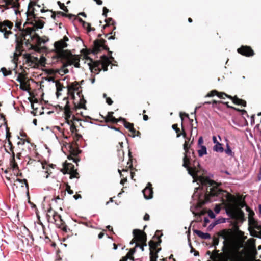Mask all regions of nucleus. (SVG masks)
Returning <instances> with one entry per match:
<instances>
[{"mask_svg":"<svg viewBox=\"0 0 261 261\" xmlns=\"http://www.w3.org/2000/svg\"><path fill=\"white\" fill-rule=\"evenodd\" d=\"M181 135H182L183 137L187 140H188V138H187V134L185 132V130L184 128V126H181Z\"/></svg>","mask_w":261,"mask_h":261,"instance_id":"e2e57ef3","label":"nucleus"},{"mask_svg":"<svg viewBox=\"0 0 261 261\" xmlns=\"http://www.w3.org/2000/svg\"><path fill=\"white\" fill-rule=\"evenodd\" d=\"M147 240H145V241H142V242L139 243H136L135 245V247H138L140 246H142L143 247L145 246H147L146 243Z\"/></svg>","mask_w":261,"mask_h":261,"instance_id":"8fccbe9b","label":"nucleus"},{"mask_svg":"<svg viewBox=\"0 0 261 261\" xmlns=\"http://www.w3.org/2000/svg\"><path fill=\"white\" fill-rule=\"evenodd\" d=\"M32 2L30 1L28 6V11L25 12L27 21L25 23L30 25L26 29L28 32L24 36V45L26 49L33 50L39 53V57H34L30 54L25 53L23 55V64L28 66L34 67L37 64L45 67L46 57L49 53L48 49L45 46L48 39L41 38L36 31L43 28L44 22L37 17L33 11L31 10Z\"/></svg>","mask_w":261,"mask_h":261,"instance_id":"f257e3e1","label":"nucleus"},{"mask_svg":"<svg viewBox=\"0 0 261 261\" xmlns=\"http://www.w3.org/2000/svg\"><path fill=\"white\" fill-rule=\"evenodd\" d=\"M15 153L13 151H12V156L10 160V166L11 167V168L14 171V173H15V172H19L18 165L15 159Z\"/></svg>","mask_w":261,"mask_h":261,"instance_id":"5701e85b","label":"nucleus"},{"mask_svg":"<svg viewBox=\"0 0 261 261\" xmlns=\"http://www.w3.org/2000/svg\"><path fill=\"white\" fill-rule=\"evenodd\" d=\"M39 162H40L42 169L45 170V171H42L40 172V176L41 177L46 179L49 177V164H48V162L45 159H43V157L39 158Z\"/></svg>","mask_w":261,"mask_h":261,"instance_id":"4468645a","label":"nucleus"},{"mask_svg":"<svg viewBox=\"0 0 261 261\" xmlns=\"http://www.w3.org/2000/svg\"><path fill=\"white\" fill-rule=\"evenodd\" d=\"M106 40L104 39L95 40L93 42V46L92 50H89L88 51L92 53L94 55H96L98 53L103 50L108 51V55L109 56V59L110 61L114 60V58L112 57V52L109 50V48L107 45L106 44Z\"/></svg>","mask_w":261,"mask_h":261,"instance_id":"423d86ee","label":"nucleus"},{"mask_svg":"<svg viewBox=\"0 0 261 261\" xmlns=\"http://www.w3.org/2000/svg\"><path fill=\"white\" fill-rule=\"evenodd\" d=\"M200 164L198 161L196 160V158H191V156L188 157L187 167L186 168L188 172V173L193 177L194 180H198L201 184L202 189L206 187V192L204 197L206 193H208L207 190L210 191V188L216 186L217 184L214 180H211L207 177L198 176V173L200 170Z\"/></svg>","mask_w":261,"mask_h":261,"instance_id":"7ed1b4c3","label":"nucleus"},{"mask_svg":"<svg viewBox=\"0 0 261 261\" xmlns=\"http://www.w3.org/2000/svg\"><path fill=\"white\" fill-rule=\"evenodd\" d=\"M42 226V236H40V238H42L44 240L46 243L48 242V241H46V239L48 240L49 238L48 237L47 233L45 232V228L44 226L41 223Z\"/></svg>","mask_w":261,"mask_h":261,"instance_id":"58836bf2","label":"nucleus"},{"mask_svg":"<svg viewBox=\"0 0 261 261\" xmlns=\"http://www.w3.org/2000/svg\"><path fill=\"white\" fill-rule=\"evenodd\" d=\"M109 12V10L108 9H107L106 7H104L103 8V12H102V15L104 16L105 17H107V13Z\"/></svg>","mask_w":261,"mask_h":261,"instance_id":"13d9d810","label":"nucleus"},{"mask_svg":"<svg viewBox=\"0 0 261 261\" xmlns=\"http://www.w3.org/2000/svg\"><path fill=\"white\" fill-rule=\"evenodd\" d=\"M185 116L187 118H188V119H189V115L185 112H180V118L181 119V126H182V124H183V120H184V118L183 117Z\"/></svg>","mask_w":261,"mask_h":261,"instance_id":"603ef678","label":"nucleus"},{"mask_svg":"<svg viewBox=\"0 0 261 261\" xmlns=\"http://www.w3.org/2000/svg\"><path fill=\"white\" fill-rule=\"evenodd\" d=\"M149 246L150 252H154L157 249L158 245L153 240H150L149 242Z\"/></svg>","mask_w":261,"mask_h":261,"instance_id":"72a5a7b5","label":"nucleus"},{"mask_svg":"<svg viewBox=\"0 0 261 261\" xmlns=\"http://www.w3.org/2000/svg\"><path fill=\"white\" fill-rule=\"evenodd\" d=\"M63 168L61 172L64 174H69L70 175V179L75 178L79 179L80 174L77 171V169H74V166L72 163L65 162L63 164Z\"/></svg>","mask_w":261,"mask_h":261,"instance_id":"6e6552de","label":"nucleus"},{"mask_svg":"<svg viewBox=\"0 0 261 261\" xmlns=\"http://www.w3.org/2000/svg\"><path fill=\"white\" fill-rule=\"evenodd\" d=\"M208 193L205 197V202H211V198L214 197H219L221 198V201L223 203L227 201L228 206L230 208H232L234 205L237 206L240 208H243L246 206V203L244 198L239 196L236 198L234 195L231 194L226 190H223L219 188L218 186H214L210 188V191L207 190Z\"/></svg>","mask_w":261,"mask_h":261,"instance_id":"f03ea898","label":"nucleus"},{"mask_svg":"<svg viewBox=\"0 0 261 261\" xmlns=\"http://www.w3.org/2000/svg\"><path fill=\"white\" fill-rule=\"evenodd\" d=\"M69 38L64 36L62 39L56 41L54 43V48L50 50V56L51 59V63L56 64L61 62L64 59H67L71 56V53L70 50L64 49L68 46L66 42Z\"/></svg>","mask_w":261,"mask_h":261,"instance_id":"20e7f679","label":"nucleus"},{"mask_svg":"<svg viewBox=\"0 0 261 261\" xmlns=\"http://www.w3.org/2000/svg\"><path fill=\"white\" fill-rule=\"evenodd\" d=\"M63 101L65 102V104L64 106L58 105L59 109L61 111L64 110V114L65 115L66 119L69 124L70 123H74L75 121H81V119L77 118L75 116H73L72 117V120H69V118L71 117V111L70 110V107L69 105V102L68 101V98L67 97H65L63 99Z\"/></svg>","mask_w":261,"mask_h":261,"instance_id":"0eeeda50","label":"nucleus"},{"mask_svg":"<svg viewBox=\"0 0 261 261\" xmlns=\"http://www.w3.org/2000/svg\"><path fill=\"white\" fill-rule=\"evenodd\" d=\"M78 20L82 24L83 27L87 30L88 32L91 31H95V29L94 28H92L90 23L85 22L81 18H78Z\"/></svg>","mask_w":261,"mask_h":261,"instance_id":"bb28decb","label":"nucleus"},{"mask_svg":"<svg viewBox=\"0 0 261 261\" xmlns=\"http://www.w3.org/2000/svg\"><path fill=\"white\" fill-rule=\"evenodd\" d=\"M129 132L132 134V137H135V136L140 137L141 133L139 130H136L133 127Z\"/></svg>","mask_w":261,"mask_h":261,"instance_id":"37998d69","label":"nucleus"},{"mask_svg":"<svg viewBox=\"0 0 261 261\" xmlns=\"http://www.w3.org/2000/svg\"><path fill=\"white\" fill-rule=\"evenodd\" d=\"M222 250L226 253H230L232 247V240L230 237L224 240L223 241Z\"/></svg>","mask_w":261,"mask_h":261,"instance_id":"4be33fe9","label":"nucleus"},{"mask_svg":"<svg viewBox=\"0 0 261 261\" xmlns=\"http://www.w3.org/2000/svg\"><path fill=\"white\" fill-rule=\"evenodd\" d=\"M106 102L109 105H112L113 103V100L110 97H106Z\"/></svg>","mask_w":261,"mask_h":261,"instance_id":"338daca9","label":"nucleus"},{"mask_svg":"<svg viewBox=\"0 0 261 261\" xmlns=\"http://www.w3.org/2000/svg\"><path fill=\"white\" fill-rule=\"evenodd\" d=\"M237 51L240 54L246 57H251L254 55V52L251 47L247 45H242L238 48Z\"/></svg>","mask_w":261,"mask_h":261,"instance_id":"2eb2a0df","label":"nucleus"},{"mask_svg":"<svg viewBox=\"0 0 261 261\" xmlns=\"http://www.w3.org/2000/svg\"><path fill=\"white\" fill-rule=\"evenodd\" d=\"M66 190L69 194H72L73 193V190H71L70 186L68 185H66Z\"/></svg>","mask_w":261,"mask_h":261,"instance_id":"680f3d73","label":"nucleus"},{"mask_svg":"<svg viewBox=\"0 0 261 261\" xmlns=\"http://www.w3.org/2000/svg\"><path fill=\"white\" fill-rule=\"evenodd\" d=\"M199 147L200 148L197 151L199 157H202L204 155L207 154V149L206 146L204 145H201V146Z\"/></svg>","mask_w":261,"mask_h":261,"instance_id":"f704fd0d","label":"nucleus"},{"mask_svg":"<svg viewBox=\"0 0 261 261\" xmlns=\"http://www.w3.org/2000/svg\"><path fill=\"white\" fill-rule=\"evenodd\" d=\"M124 127L130 130L133 127V123H131L127 121H124V123H123Z\"/></svg>","mask_w":261,"mask_h":261,"instance_id":"c03bdc74","label":"nucleus"},{"mask_svg":"<svg viewBox=\"0 0 261 261\" xmlns=\"http://www.w3.org/2000/svg\"><path fill=\"white\" fill-rule=\"evenodd\" d=\"M229 253H226L224 252L223 253H221L220 254L217 253V257L216 258V260L218 261H227V256Z\"/></svg>","mask_w":261,"mask_h":261,"instance_id":"473e14b6","label":"nucleus"},{"mask_svg":"<svg viewBox=\"0 0 261 261\" xmlns=\"http://www.w3.org/2000/svg\"><path fill=\"white\" fill-rule=\"evenodd\" d=\"M172 128L175 130L176 133V136L177 137H179L181 136V131L180 128L178 127L177 124H174L172 126Z\"/></svg>","mask_w":261,"mask_h":261,"instance_id":"a19ab883","label":"nucleus"},{"mask_svg":"<svg viewBox=\"0 0 261 261\" xmlns=\"http://www.w3.org/2000/svg\"><path fill=\"white\" fill-rule=\"evenodd\" d=\"M203 143V140L202 137H200L198 139V146L199 147H200L201 145H202V144Z\"/></svg>","mask_w":261,"mask_h":261,"instance_id":"69168bd1","label":"nucleus"},{"mask_svg":"<svg viewBox=\"0 0 261 261\" xmlns=\"http://www.w3.org/2000/svg\"><path fill=\"white\" fill-rule=\"evenodd\" d=\"M70 131L72 134L74 135L73 142L72 144H68L69 155L68 156L69 160H73V162L75 163L78 166L77 162L80 161V159L77 157L79 154L81 152V151L79 149L76 141L82 138V135L77 133V129L74 123H70Z\"/></svg>","mask_w":261,"mask_h":261,"instance_id":"39448f33","label":"nucleus"},{"mask_svg":"<svg viewBox=\"0 0 261 261\" xmlns=\"http://www.w3.org/2000/svg\"><path fill=\"white\" fill-rule=\"evenodd\" d=\"M50 81H53L54 82H55V86L56 87V95L57 97H59V96L61 94L60 93V92L62 90L63 88L64 87L63 85L59 81H55L53 77L51 76H50L49 79Z\"/></svg>","mask_w":261,"mask_h":261,"instance_id":"cd10ccee","label":"nucleus"},{"mask_svg":"<svg viewBox=\"0 0 261 261\" xmlns=\"http://www.w3.org/2000/svg\"><path fill=\"white\" fill-rule=\"evenodd\" d=\"M217 93H218V91H217L216 90H212L209 93H208L206 94V95L205 96V97H213V96L216 95Z\"/></svg>","mask_w":261,"mask_h":261,"instance_id":"49530a36","label":"nucleus"},{"mask_svg":"<svg viewBox=\"0 0 261 261\" xmlns=\"http://www.w3.org/2000/svg\"><path fill=\"white\" fill-rule=\"evenodd\" d=\"M190 247H191V251H190V252H191V253H192V252H194V256H199V252H198V251H196V250H195V249L192 247V245H191V243H190Z\"/></svg>","mask_w":261,"mask_h":261,"instance_id":"5fc2aeb1","label":"nucleus"},{"mask_svg":"<svg viewBox=\"0 0 261 261\" xmlns=\"http://www.w3.org/2000/svg\"><path fill=\"white\" fill-rule=\"evenodd\" d=\"M0 71H1L3 73V74L4 76H7L9 75L12 74V72L10 70H7L6 68L5 67H2Z\"/></svg>","mask_w":261,"mask_h":261,"instance_id":"ea45409f","label":"nucleus"},{"mask_svg":"<svg viewBox=\"0 0 261 261\" xmlns=\"http://www.w3.org/2000/svg\"><path fill=\"white\" fill-rule=\"evenodd\" d=\"M219 243V237H214L213 238V245L216 247V245H218Z\"/></svg>","mask_w":261,"mask_h":261,"instance_id":"6e6d98bb","label":"nucleus"},{"mask_svg":"<svg viewBox=\"0 0 261 261\" xmlns=\"http://www.w3.org/2000/svg\"><path fill=\"white\" fill-rule=\"evenodd\" d=\"M150 261H156L158 255L156 252H150Z\"/></svg>","mask_w":261,"mask_h":261,"instance_id":"79ce46f5","label":"nucleus"},{"mask_svg":"<svg viewBox=\"0 0 261 261\" xmlns=\"http://www.w3.org/2000/svg\"><path fill=\"white\" fill-rule=\"evenodd\" d=\"M133 234L134 237L137 241V243H139L142 241L147 240V234L143 230H141L138 229H134Z\"/></svg>","mask_w":261,"mask_h":261,"instance_id":"dca6fc26","label":"nucleus"},{"mask_svg":"<svg viewBox=\"0 0 261 261\" xmlns=\"http://www.w3.org/2000/svg\"><path fill=\"white\" fill-rule=\"evenodd\" d=\"M194 232L201 239H208L211 238V235L208 233H204L198 230H194Z\"/></svg>","mask_w":261,"mask_h":261,"instance_id":"c85d7f7f","label":"nucleus"},{"mask_svg":"<svg viewBox=\"0 0 261 261\" xmlns=\"http://www.w3.org/2000/svg\"><path fill=\"white\" fill-rule=\"evenodd\" d=\"M41 207L44 212L46 213V220L47 222L49 223V199L47 196H45L43 198V200L41 203Z\"/></svg>","mask_w":261,"mask_h":261,"instance_id":"412c9836","label":"nucleus"},{"mask_svg":"<svg viewBox=\"0 0 261 261\" xmlns=\"http://www.w3.org/2000/svg\"><path fill=\"white\" fill-rule=\"evenodd\" d=\"M207 214H208V216L211 218H214L215 217V214L213 213V212L211 210H209L208 211Z\"/></svg>","mask_w":261,"mask_h":261,"instance_id":"bf43d9fd","label":"nucleus"},{"mask_svg":"<svg viewBox=\"0 0 261 261\" xmlns=\"http://www.w3.org/2000/svg\"><path fill=\"white\" fill-rule=\"evenodd\" d=\"M86 102V101L84 100V99H83V100H81V102H80V103L77 106V108H84V109H86L85 108V103Z\"/></svg>","mask_w":261,"mask_h":261,"instance_id":"4d7b16f0","label":"nucleus"},{"mask_svg":"<svg viewBox=\"0 0 261 261\" xmlns=\"http://www.w3.org/2000/svg\"><path fill=\"white\" fill-rule=\"evenodd\" d=\"M219 250H215L213 252V254H212V255L211 256V259H212L214 261L216 260V258L217 257V253L220 254L219 253Z\"/></svg>","mask_w":261,"mask_h":261,"instance_id":"09e8293b","label":"nucleus"},{"mask_svg":"<svg viewBox=\"0 0 261 261\" xmlns=\"http://www.w3.org/2000/svg\"><path fill=\"white\" fill-rule=\"evenodd\" d=\"M19 0H6V5L8 6V8H12L16 15L20 13L19 9L20 7Z\"/></svg>","mask_w":261,"mask_h":261,"instance_id":"f3484780","label":"nucleus"},{"mask_svg":"<svg viewBox=\"0 0 261 261\" xmlns=\"http://www.w3.org/2000/svg\"><path fill=\"white\" fill-rule=\"evenodd\" d=\"M13 27V23L8 20L0 21V32L3 33L5 38L8 39L9 35L12 34L10 30Z\"/></svg>","mask_w":261,"mask_h":261,"instance_id":"1a4fd4ad","label":"nucleus"},{"mask_svg":"<svg viewBox=\"0 0 261 261\" xmlns=\"http://www.w3.org/2000/svg\"><path fill=\"white\" fill-rule=\"evenodd\" d=\"M225 152L228 155H231L232 153V151L228 144H227V148L225 150Z\"/></svg>","mask_w":261,"mask_h":261,"instance_id":"052dcab7","label":"nucleus"},{"mask_svg":"<svg viewBox=\"0 0 261 261\" xmlns=\"http://www.w3.org/2000/svg\"><path fill=\"white\" fill-rule=\"evenodd\" d=\"M58 4L59 6H60V9L63 10L64 11L67 12L68 11V9L67 7L64 5L63 3H61L60 1L58 2Z\"/></svg>","mask_w":261,"mask_h":261,"instance_id":"de8ad7c7","label":"nucleus"},{"mask_svg":"<svg viewBox=\"0 0 261 261\" xmlns=\"http://www.w3.org/2000/svg\"><path fill=\"white\" fill-rule=\"evenodd\" d=\"M106 24L103 26V29H106L107 28L112 25V30L109 33L105 34V37H107L108 39H115V32H113L114 30L116 29L115 21L112 18H106L105 20Z\"/></svg>","mask_w":261,"mask_h":261,"instance_id":"9b49d317","label":"nucleus"},{"mask_svg":"<svg viewBox=\"0 0 261 261\" xmlns=\"http://www.w3.org/2000/svg\"><path fill=\"white\" fill-rule=\"evenodd\" d=\"M237 237L241 244H243L247 239V237L244 236V232L239 230L238 227H237Z\"/></svg>","mask_w":261,"mask_h":261,"instance_id":"7c9ffc66","label":"nucleus"},{"mask_svg":"<svg viewBox=\"0 0 261 261\" xmlns=\"http://www.w3.org/2000/svg\"><path fill=\"white\" fill-rule=\"evenodd\" d=\"M100 58L102 69L104 71H106L108 70V67L109 65L111 64V61H110L108 57H107L106 55H102Z\"/></svg>","mask_w":261,"mask_h":261,"instance_id":"b1692460","label":"nucleus"},{"mask_svg":"<svg viewBox=\"0 0 261 261\" xmlns=\"http://www.w3.org/2000/svg\"><path fill=\"white\" fill-rule=\"evenodd\" d=\"M101 60L93 61L91 63H88L90 69L92 72L98 73L101 71L100 65H101Z\"/></svg>","mask_w":261,"mask_h":261,"instance_id":"6ab92c4d","label":"nucleus"},{"mask_svg":"<svg viewBox=\"0 0 261 261\" xmlns=\"http://www.w3.org/2000/svg\"><path fill=\"white\" fill-rule=\"evenodd\" d=\"M217 234L218 237H221L224 240H226V239L230 237V232L229 230L223 229L222 231L219 232Z\"/></svg>","mask_w":261,"mask_h":261,"instance_id":"2f4dec72","label":"nucleus"},{"mask_svg":"<svg viewBox=\"0 0 261 261\" xmlns=\"http://www.w3.org/2000/svg\"><path fill=\"white\" fill-rule=\"evenodd\" d=\"M153 238H156L157 240H158V241L157 242H155V243H156V244L158 245V246H160L161 242H162V240L160 238V237H156L155 235L154 236Z\"/></svg>","mask_w":261,"mask_h":261,"instance_id":"0e129e2a","label":"nucleus"},{"mask_svg":"<svg viewBox=\"0 0 261 261\" xmlns=\"http://www.w3.org/2000/svg\"><path fill=\"white\" fill-rule=\"evenodd\" d=\"M80 57L79 55H73L67 59H64L61 62L62 63V68H65L68 65H74L76 68H80Z\"/></svg>","mask_w":261,"mask_h":261,"instance_id":"9d476101","label":"nucleus"},{"mask_svg":"<svg viewBox=\"0 0 261 261\" xmlns=\"http://www.w3.org/2000/svg\"><path fill=\"white\" fill-rule=\"evenodd\" d=\"M144 198L146 199H150L153 197V191L152 184L148 182L145 188L142 191Z\"/></svg>","mask_w":261,"mask_h":261,"instance_id":"a211bd4d","label":"nucleus"},{"mask_svg":"<svg viewBox=\"0 0 261 261\" xmlns=\"http://www.w3.org/2000/svg\"><path fill=\"white\" fill-rule=\"evenodd\" d=\"M113 112H109L106 116H103L101 115V117L104 119V121L106 123L111 122L112 123H117L116 118L113 116Z\"/></svg>","mask_w":261,"mask_h":261,"instance_id":"393cba45","label":"nucleus"},{"mask_svg":"<svg viewBox=\"0 0 261 261\" xmlns=\"http://www.w3.org/2000/svg\"><path fill=\"white\" fill-rule=\"evenodd\" d=\"M50 12H51L52 13L51 17L54 19H55L56 15H57L58 17L61 16L65 17V15H66V13H65L63 12H61V11H58L57 12H56L55 11H53L52 10H50Z\"/></svg>","mask_w":261,"mask_h":261,"instance_id":"4c0bfd02","label":"nucleus"},{"mask_svg":"<svg viewBox=\"0 0 261 261\" xmlns=\"http://www.w3.org/2000/svg\"><path fill=\"white\" fill-rule=\"evenodd\" d=\"M219 98L221 99H224L225 97H227L228 96H230L229 95L227 94L224 92H219L218 91V93L216 95Z\"/></svg>","mask_w":261,"mask_h":261,"instance_id":"a18cd8bd","label":"nucleus"},{"mask_svg":"<svg viewBox=\"0 0 261 261\" xmlns=\"http://www.w3.org/2000/svg\"><path fill=\"white\" fill-rule=\"evenodd\" d=\"M190 139H188V140H186L183 145L184 150H185V152L184 153V156L183 158V167H187L188 157L191 156L190 149L191 144L193 143V140L191 141V143L189 144Z\"/></svg>","mask_w":261,"mask_h":261,"instance_id":"ddd939ff","label":"nucleus"},{"mask_svg":"<svg viewBox=\"0 0 261 261\" xmlns=\"http://www.w3.org/2000/svg\"><path fill=\"white\" fill-rule=\"evenodd\" d=\"M213 150L216 152H222L224 151V148L222 144L219 143L213 147Z\"/></svg>","mask_w":261,"mask_h":261,"instance_id":"e433bc0d","label":"nucleus"},{"mask_svg":"<svg viewBox=\"0 0 261 261\" xmlns=\"http://www.w3.org/2000/svg\"><path fill=\"white\" fill-rule=\"evenodd\" d=\"M190 155L191 156V158H192V159L196 158V156H195V152H194V150L192 148L190 149Z\"/></svg>","mask_w":261,"mask_h":261,"instance_id":"774afa93","label":"nucleus"},{"mask_svg":"<svg viewBox=\"0 0 261 261\" xmlns=\"http://www.w3.org/2000/svg\"><path fill=\"white\" fill-rule=\"evenodd\" d=\"M125 256L129 259H130L132 261H135V258L134 257V254L130 252H128Z\"/></svg>","mask_w":261,"mask_h":261,"instance_id":"864d4df0","label":"nucleus"},{"mask_svg":"<svg viewBox=\"0 0 261 261\" xmlns=\"http://www.w3.org/2000/svg\"><path fill=\"white\" fill-rule=\"evenodd\" d=\"M93 49V48L92 49L91 48H89V49H82V52H83L84 53V58L86 60H89L90 61V63H91V62H93V59L92 58H91L90 57H89L88 55L89 54H93L92 53H89V51H88V50H92Z\"/></svg>","mask_w":261,"mask_h":261,"instance_id":"c9c22d12","label":"nucleus"},{"mask_svg":"<svg viewBox=\"0 0 261 261\" xmlns=\"http://www.w3.org/2000/svg\"><path fill=\"white\" fill-rule=\"evenodd\" d=\"M128 155H129V160L127 163L128 166H127L126 167L125 169H123L122 170V171H123V172H128L129 169H130L131 170H133V164H132L133 156L131 155V152L130 151H129Z\"/></svg>","mask_w":261,"mask_h":261,"instance_id":"c756f323","label":"nucleus"},{"mask_svg":"<svg viewBox=\"0 0 261 261\" xmlns=\"http://www.w3.org/2000/svg\"><path fill=\"white\" fill-rule=\"evenodd\" d=\"M79 83L76 81L72 83L67 86L68 94L74 98V91H78L79 89Z\"/></svg>","mask_w":261,"mask_h":261,"instance_id":"aec40b11","label":"nucleus"},{"mask_svg":"<svg viewBox=\"0 0 261 261\" xmlns=\"http://www.w3.org/2000/svg\"><path fill=\"white\" fill-rule=\"evenodd\" d=\"M50 223H54L58 228L67 232L66 226L64 225V222L61 219V216L59 215L56 214L55 212H54L52 218H50Z\"/></svg>","mask_w":261,"mask_h":261,"instance_id":"f8f14e48","label":"nucleus"},{"mask_svg":"<svg viewBox=\"0 0 261 261\" xmlns=\"http://www.w3.org/2000/svg\"><path fill=\"white\" fill-rule=\"evenodd\" d=\"M228 98L231 99L235 105H241L243 107L246 106V101L243 99L239 98L236 95L234 96L230 95V96H228Z\"/></svg>","mask_w":261,"mask_h":261,"instance_id":"a878e982","label":"nucleus"},{"mask_svg":"<svg viewBox=\"0 0 261 261\" xmlns=\"http://www.w3.org/2000/svg\"><path fill=\"white\" fill-rule=\"evenodd\" d=\"M118 172L120 173V176L123 177V178L121 179V180L120 181V184L122 185H123L125 182L127 181V178H126V177H123V175L121 173L122 170L118 169Z\"/></svg>","mask_w":261,"mask_h":261,"instance_id":"3c124183","label":"nucleus"}]
</instances>
